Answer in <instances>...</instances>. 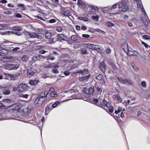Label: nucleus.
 <instances>
[{"label":"nucleus","mask_w":150,"mask_h":150,"mask_svg":"<svg viewBox=\"0 0 150 150\" xmlns=\"http://www.w3.org/2000/svg\"><path fill=\"white\" fill-rule=\"evenodd\" d=\"M134 1L136 3L138 8H140L142 12L144 13V14L142 15L141 16V19L142 22L145 25H147L149 23V21L147 19L148 17L142 5L141 0H134Z\"/></svg>","instance_id":"obj_1"},{"label":"nucleus","mask_w":150,"mask_h":150,"mask_svg":"<svg viewBox=\"0 0 150 150\" xmlns=\"http://www.w3.org/2000/svg\"><path fill=\"white\" fill-rule=\"evenodd\" d=\"M84 94V98L83 100L87 101H90V95H92L94 92L93 86H91L88 89L86 88H84L82 91Z\"/></svg>","instance_id":"obj_2"},{"label":"nucleus","mask_w":150,"mask_h":150,"mask_svg":"<svg viewBox=\"0 0 150 150\" xmlns=\"http://www.w3.org/2000/svg\"><path fill=\"white\" fill-rule=\"evenodd\" d=\"M23 34L26 36L27 38H36L40 39L42 38L41 33L33 32L32 33L26 31H24L23 32Z\"/></svg>","instance_id":"obj_3"},{"label":"nucleus","mask_w":150,"mask_h":150,"mask_svg":"<svg viewBox=\"0 0 150 150\" xmlns=\"http://www.w3.org/2000/svg\"><path fill=\"white\" fill-rule=\"evenodd\" d=\"M4 66L5 69H7L9 70H16L19 68V64L6 63L4 65Z\"/></svg>","instance_id":"obj_4"},{"label":"nucleus","mask_w":150,"mask_h":150,"mask_svg":"<svg viewBox=\"0 0 150 150\" xmlns=\"http://www.w3.org/2000/svg\"><path fill=\"white\" fill-rule=\"evenodd\" d=\"M126 3L125 0H122L119 2L118 8L120 11L125 12L127 11V6L126 5Z\"/></svg>","instance_id":"obj_5"},{"label":"nucleus","mask_w":150,"mask_h":150,"mask_svg":"<svg viewBox=\"0 0 150 150\" xmlns=\"http://www.w3.org/2000/svg\"><path fill=\"white\" fill-rule=\"evenodd\" d=\"M121 48L127 53V54L129 55H132L133 54L129 52H132L131 51H129L128 47L127 44L125 42L122 44L121 46Z\"/></svg>","instance_id":"obj_6"},{"label":"nucleus","mask_w":150,"mask_h":150,"mask_svg":"<svg viewBox=\"0 0 150 150\" xmlns=\"http://www.w3.org/2000/svg\"><path fill=\"white\" fill-rule=\"evenodd\" d=\"M28 86L25 83H22L20 84L17 88L18 91L20 92H23L27 90Z\"/></svg>","instance_id":"obj_7"},{"label":"nucleus","mask_w":150,"mask_h":150,"mask_svg":"<svg viewBox=\"0 0 150 150\" xmlns=\"http://www.w3.org/2000/svg\"><path fill=\"white\" fill-rule=\"evenodd\" d=\"M47 92L45 91L41 93L38 96L40 97L41 99L43 101H45L47 99Z\"/></svg>","instance_id":"obj_8"},{"label":"nucleus","mask_w":150,"mask_h":150,"mask_svg":"<svg viewBox=\"0 0 150 150\" xmlns=\"http://www.w3.org/2000/svg\"><path fill=\"white\" fill-rule=\"evenodd\" d=\"M117 4H113L111 7H105L103 8V11L104 13H105V11H108L109 10H112L117 8L118 6Z\"/></svg>","instance_id":"obj_9"},{"label":"nucleus","mask_w":150,"mask_h":150,"mask_svg":"<svg viewBox=\"0 0 150 150\" xmlns=\"http://www.w3.org/2000/svg\"><path fill=\"white\" fill-rule=\"evenodd\" d=\"M87 6L89 7L90 10V12L92 13H96L98 10L97 7L92 5H88Z\"/></svg>","instance_id":"obj_10"},{"label":"nucleus","mask_w":150,"mask_h":150,"mask_svg":"<svg viewBox=\"0 0 150 150\" xmlns=\"http://www.w3.org/2000/svg\"><path fill=\"white\" fill-rule=\"evenodd\" d=\"M118 80L120 82L123 84H127L129 85L131 83V82L130 80H128L126 79H124L122 78H118Z\"/></svg>","instance_id":"obj_11"},{"label":"nucleus","mask_w":150,"mask_h":150,"mask_svg":"<svg viewBox=\"0 0 150 150\" xmlns=\"http://www.w3.org/2000/svg\"><path fill=\"white\" fill-rule=\"evenodd\" d=\"M44 102V101H43L41 99L40 97L38 96L35 100L34 103L36 105H41Z\"/></svg>","instance_id":"obj_12"},{"label":"nucleus","mask_w":150,"mask_h":150,"mask_svg":"<svg viewBox=\"0 0 150 150\" xmlns=\"http://www.w3.org/2000/svg\"><path fill=\"white\" fill-rule=\"evenodd\" d=\"M112 97L115 100L118 102H121L122 101V98L120 97V96L117 94L114 95Z\"/></svg>","instance_id":"obj_13"},{"label":"nucleus","mask_w":150,"mask_h":150,"mask_svg":"<svg viewBox=\"0 0 150 150\" xmlns=\"http://www.w3.org/2000/svg\"><path fill=\"white\" fill-rule=\"evenodd\" d=\"M88 70L87 69H84L83 70H80L77 71H76L75 72H74V74H76L77 73H80L83 74H88Z\"/></svg>","instance_id":"obj_14"},{"label":"nucleus","mask_w":150,"mask_h":150,"mask_svg":"<svg viewBox=\"0 0 150 150\" xmlns=\"http://www.w3.org/2000/svg\"><path fill=\"white\" fill-rule=\"evenodd\" d=\"M100 68L101 70L102 71L103 73H104L105 72L106 69V66L105 65L104 62H101L100 65Z\"/></svg>","instance_id":"obj_15"},{"label":"nucleus","mask_w":150,"mask_h":150,"mask_svg":"<svg viewBox=\"0 0 150 150\" xmlns=\"http://www.w3.org/2000/svg\"><path fill=\"white\" fill-rule=\"evenodd\" d=\"M4 79L10 80L15 79V77L12 74H6L5 76Z\"/></svg>","instance_id":"obj_16"},{"label":"nucleus","mask_w":150,"mask_h":150,"mask_svg":"<svg viewBox=\"0 0 150 150\" xmlns=\"http://www.w3.org/2000/svg\"><path fill=\"white\" fill-rule=\"evenodd\" d=\"M36 72V70L33 69H31L28 70V74L31 76L34 75Z\"/></svg>","instance_id":"obj_17"},{"label":"nucleus","mask_w":150,"mask_h":150,"mask_svg":"<svg viewBox=\"0 0 150 150\" xmlns=\"http://www.w3.org/2000/svg\"><path fill=\"white\" fill-rule=\"evenodd\" d=\"M39 82L38 80L37 79H34L30 80L29 81V83L31 85L35 86Z\"/></svg>","instance_id":"obj_18"},{"label":"nucleus","mask_w":150,"mask_h":150,"mask_svg":"<svg viewBox=\"0 0 150 150\" xmlns=\"http://www.w3.org/2000/svg\"><path fill=\"white\" fill-rule=\"evenodd\" d=\"M87 46V47L88 48H90L92 50H95L96 47L97 46V45L94 44H92L90 43H88L86 44Z\"/></svg>","instance_id":"obj_19"},{"label":"nucleus","mask_w":150,"mask_h":150,"mask_svg":"<svg viewBox=\"0 0 150 150\" xmlns=\"http://www.w3.org/2000/svg\"><path fill=\"white\" fill-rule=\"evenodd\" d=\"M58 38L59 40H66L67 37L63 34H58Z\"/></svg>","instance_id":"obj_20"},{"label":"nucleus","mask_w":150,"mask_h":150,"mask_svg":"<svg viewBox=\"0 0 150 150\" xmlns=\"http://www.w3.org/2000/svg\"><path fill=\"white\" fill-rule=\"evenodd\" d=\"M8 25L6 24H0V30H4L7 29L8 27Z\"/></svg>","instance_id":"obj_21"},{"label":"nucleus","mask_w":150,"mask_h":150,"mask_svg":"<svg viewBox=\"0 0 150 150\" xmlns=\"http://www.w3.org/2000/svg\"><path fill=\"white\" fill-rule=\"evenodd\" d=\"M105 105L108 107V109H109V111L110 113H112L113 112V110L112 107H110V103L109 102H106V103L105 104Z\"/></svg>","instance_id":"obj_22"},{"label":"nucleus","mask_w":150,"mask_h":150,"mask_svg":"<svg viewBox=\"0 0 150 150\" xmlns=\"http://www.w3.org/2000/svg\"><path fill=\"white\" fill-rule=\"evenodd\" d=\"M90 76V74H89L88 75L86 76H83L81 77L80 79V80L81 81H87L88 79Z\"/></svg>","instance_id":"obj_23"},{"label":"nucleus","mask_w":150,"mask_h":150,"mask_svg":"<svg viewBox=\"0 0 150 150\" xmlns=\"http://www.w3.org/2000/svg\"><path fill=\"white\" fill-rule=\"evenodd\" d=\"M14 30H17L18 31H21L22 30L21 27L20 26H14L13 28Z\"/></svg>","instance_id":"obj_24"},{"label":"nucleus","mask_w":150,"mask_h":150,"mask_svg":"<svg viewBox=\"0 0 150 150\" xmlns=\"http://www.w3.org/2000/svg\"><path fill=\"white\" fill-rule=\"evenodd\" d=\"M44 58L46 59L47 60H54L55 59V57L52 55H49L48 56H46Z\"/></svg>","instance_id":"obj_25"},{"label":"nucleus","mask_w":150,"mask_h":150,"mask_svg":"<svg viewBox=\"0 0 150 150\" xmlns=\"http://www.w3.org/2000/svg\"><path fill=\"white\" fill-rule=\"evenodd\" d=\"M61 102L59 101H56L52 105V108L53 109L56 108L58 105H59Z\"/></svg>","instance_id":"obj_26"},{"label":"nucleus","mask_w":150,"mask_h":150,"mask_svg":"<svg viewBox=\"0 0 150 150\" xmlns=\"http://www.w3.org/2000/svg\"><path fill=\"white\" fill-rule=\"evenodd\" d=\"M21 106V104L19 103H16L13 105V107L15 109L18 110Z\"/></svg>","instance_id":"obj_27"},{"label":"nucleus","mask_w":150,"mask_h":150,"mask_svg":"<svg viewBox=\"0 0 150 150\" xmlns=\"http://www.w3.org/2000/svg\"><path fill=\"white\" fill-rule=\"evenodd\" d=\"M71 38L72 40L76 41L78 39V37L76 35H72L71 36Z\"/></svg>","instance_id":"obj_28"},{"label":"nucleus","mask_w":150,"mask_h":150,"mask_svg":"<svg viewBox=\"0 0 150 150\" xmlns=\"http://www.w3.org/2000/svg\"><path fill=\"white\" fill-rule=\"evenodd\" d=\"M63 14L65 16H71V12L69 10H67L64 11Z\"/></svg>","instance_id":"obj_29"},{"label":"nucleus","mask_w":150,"mask_h":150,"mask_svg":"<svg viewBox=\"0 0 150 150\" xmlns=\"http://www.w3.org/2000/svg\"><path fill=\"white\" fill-rule=\"evenodd\" d=\"M78 3L79 5V6L82 8L84 9L85 8L86 6L83 2L81 1L80 2L79 1V0H78Z\"/></svg>","instance_id":"obj_30"},{"label":"nucleus","mask_w":150,"mask_h":150,"mask_svg":"<svg viewBox=\"0 0 150 150\" xmlns=\"http://www.w3.org/2000/svg\"><path fill=\"white\" fill-rule=\"evenodd\" d=\"M0 53L4 55H6L8 53V51L4 49H2L0 50Z\"/></svg>","instance_id":"obj_31"},{"label":"nucleus","mask_w":150,"mask_h":150,"mask_svg":"<svg viewBox=\"0 0 150 150\" xmlns=\"http://www.w3.org/2000/svg\"><path fill=\"white\" fill-rule=\"evenodd\" d=\"M45 36L47 38L50 39L52 37V34L50 32H47L45 33Z\"/></svg>","instance_id":"obj_32"},{"label":"nucleus","mask_w":150,"mask_h":150,"mask_svg":"<svg viewBox=\"0 0 150 150\" xmlns=\"http://www.w3.org/2000/svg\"><path fill=\"white\" fill-rule=\"evenodd\" d=\"M50 95L52 97H56L57 96V95L55 91L50 92Z\"/></svg>","instance_id":"obj_33"},{"label":"nucleus","mask_w":150,"mask_h":150,"mask_svg":"<svg viewBox=\"0 0 150 150\" xmlns=\"http://www.w3.org/2000/svg\"><path fill=\"white\" fill-rule=\"evenodd\" d=\"M79 18L80 20H82L85 21H88V20L87 17L82 16L79 17Z\"/></svg>","instance_id":"obj_34"},{"label":"nucleus","mask_w":150,"mask_h":150,"mask_svg":"<svg viewBox=\"0 0 150 150\" xmlns=\"http://www.w3.org/2000/svg\"><path fill=\"white\" fill-rule=\"evenodd\" d=\"M87 54V51L86 49L83 48L81 49V54Z\"/></svg>","instance_id":"obj_35"},{"label":"nucleus","mask_w":150,"mask_h":150,"mask_svg":"<svg viewBox=\"0 0 150 150\" xmlns=\"http://www.w3.org/2000/svg\"><path fill=\"white\" fill-rule=\"evenodd\" d=\"M18 7H21L22 10H25L26 9V7L23 4H20L18 5Z\"/></svg>","instance_id":"obj_36"},{"label":"nucleus","mask_w":150,"mask_h":150,"mask_svg":"<svg viewBox=\"0 0 150 150\" xmlns=\"http://www.w3.org/2000/svg\"><path fill=\"white\" fill-rule=\"evenodd\" d=\"M103 48L102 47H99L98 45L96 47L95 50L98 51L100 52H102L103 50Z\"/></svg>","instance_id":"obj_37"},{"label":"nucleus","mask_w":150,"mask_h":150,"mask_svg":"<svg viewBox=\"0 0 150 150\" xmlns=\"http://www.w3.org/2000/svg\"><path fill=\"white\" fill-rule=\"evenodd\" d=\"M3 93L5 95H9L10 93L9 90H4L3 91Z\"/></svg>","instance_id":"obj_38"},{"label":"nucleus","mask_w":150,"mask_h":150,"mask_svg":"<svg viewBox=\"0 0 150 150\" xmlns=\"http://www.w3.org/2000/svg\"><path fill=\"white\" fill-rule=\"evenodd\" d=\"M143 39L144 40H150V36L147 35H144L143 36Z\"/></svg>","instance_id":"obj_39"},{"label":"nucleus","mask_w":150,"mask_h":150,"mask_svg":"<svg viewBox=\"0 0 150 150\" xmlns=\"http://www.w3.org/2000/svg\"><path fill=\"white\" fill-rule=\"evenodd\" d=\"M52 108V107H50L49 106H47L45 109V112H49L50 111Z\"/></svg>","instance_id":"obj_40"},{"label":"nucleus","mask_w":150,"mask_h":150,"mask_svg":"<svg viewBox=\"0 0 150 150\" xmlns=\"http://www.w3.org/2000/svg\"><path fill=\"white\" fill-rule=\"evenodd\" d=\"M99 17V16H93L91 17L92 18L96 21H97L98 20Z\"/></svg>","instance_id":"obj_41"},{"label":"nucleus","mask_w":150,"mask_h":150,"mask_svg":"<svg viewBox=\"0 0 150 150\" xmlns=\"http://www.w3.org/2000/svg\"><path fill=\"white\" fill-rule=\"evenodd\" d=\"M142 43L143 45L147 49H149L150 48V46L149 45L146 44V43L143 42H141Z\"/></svg>","instance_id":"obj_42"},{"label":"nucleus","mask_w":150,"mask_h":150,"mask_svg":"<svg viewBox=\"0 0 150 150\" xmlns=\"http://www.w3.org/2000/svg\"><path fill=\"white\" fill-rule=\"evenodd\" d=\"M28 56H27L26 55H24L22 59V60L23 61H26L27 60H28Z\"/></svg>","instance_id":"obj_43"},{"label":"nucleus","mask_w":150,"mask_h":150,"mask_svg":"<svg viewBox=\"0 0 150 150\" xmlns=\"http://www.w3.org/2000/svg\"><path fill=\"white\" fill-rule=\"evenodd\" d=\"M91 100L90 101L91 103H92L94 104H96V103H97L98 101V99L94 98L92 102H91Z\"/></svg>","instance_id":"obj_44"},{"label":"nucleus","mask_w":150,"mask_h":150,"mask_svg":"<svg viewBox=\"0 0 150 150\" xmlns=\"http://www.w3.org/2000/svg\"><path fill=\"white\" fill-rule=\"evenodd\" d=\"M54 63H52L49 64L48 66H45V68H54Z\"/></svg>","instance_id":"obj_45"},{"label":"nucleus","mask_w":150,"mask_h":150,"mask_svg":"<svg viewBox=\"0 0 150 150\" xmlns=\"http://www.w3.org/2000/svg\"><path fill=\"white\" fill-rule=\"evenodd\" d=\"M80 95V94H77V95H75V96H74L73 99H81L82 97H78V96Z\"/></svg>","instance_id":"obj_46"},{"label":"nucleus","mask_w":150,"mask_h":150,"mask_svg":"<svg viewBox=\"0 0 150 150\" xmlns=\"http://www.w3.org/2000/svg\"><path fill=\"white\" fill-rule=\"evenodd\" d=\"M45 57H46V56H43L41 55H38L37 56V59H38L39 60L42 58H44Z\"/></svg>","instance_id":"obj_47"},{"label":"nucleus","mask_w":150,"mask_h":150,"mask_svg":"<svg viewBox=\"0 0 150 150\" xmlns=\"http://www.w3.org/2000/svg\"><path fill=\"white\" fill-rule=\"evenodd\" d=\"M4 101L9 103H11L12 102V100L10 99H5L4 100Z\"/></svg>","instance_id":"obj_48"},{"label":"nucleus","mask_w":150,"mask_h":150,"mask_svg":"<svg viewBox=\"0 0 150 150\" xmlns=\"http://www.w3.org/2000/svg\"><path fill=\"white\" fill-rule=\"evenodd\" d=\"M5 105L2 103L0 102V109H5Z\"/></svg>","instance_id":"obj_49"},{"label":"nucleus","mask_w":150,"mask_h":150,"mask_svg":"<svg viewBox=\"0 0 150 150\" xmlns=\"http://www.w3.org/2000/svg\"><path fill=\"white\" fill-rule=\"evenodd\" d=\"M56 30L60 32L62 31V29L61 27L60 26H58L57 27Z\"/></svg>","instance_id":"obj_50"},{"label":"nucleus","mask_w":150,"mask_h":150,"mask_svg":"<svg viewBox=\"0 0 150 150\" xmlns=\"http://www.w3.org/2000/svg\"><path fill=\"white\" fill-rule=\"evenodd\" d=\"M96 90L98 92H99L100 93H101L102 91V89L101 87H97L96 88Z\"/></svg>","instance_id":"obj_51"},{"label":"nucleus","mask_w":150,"mask_h":150,"mask_svg":"<svg viewBox=\"0 0 150 150\" xmlns=\"http://www.w3.org/2000/svg\"><path fill=\"white\" fill-rule=\"evenodd\" d=\"M107 24L109 26H114L115 25V24L110 22H108Z\"/></svg>","instance_id":"obj_52"},{"label":"nucleus","mask_w":150,"mask_h":150,"mask_svg":"<svg viewBox=\"0 0 150 150\" xmlns=\"http://www.w3.org/2000/svg\"><path fill=\"white\" fill-rule=\"evenodd\" d=\"M82 37L83 38H88L90 37V35L88 34H83L82 35Z\"/></svg>","instance_id":"obj_53"},{"label":"nucleus","mask_w":150,"mask_h":150,"mask_svg":"<svg viewBox=\"0 0 150 150\" xmlns=\"http://www.w3.org/2000/svg\"><path fill=\"white\" fill-rule=\"evenodd\" d=\"M64 74H65V75L68 76L69 75L70 73L68 71H66L64 72Z\"/></svg>","instance_id":"obj_54"},{"label":"nucleus","mask_w":150,"mask_h":150,"mask_svg":"<svg viewBox=\"0 0 150 150\" xmlns=\"http://www.w3.org/2000/svg\"><path fill=\"white\" fill-rule=\"evenodd\" d=\"M15 16L16 17L18 18H21V15L18 13H16L15 14Z\"/></svg>","instance_id":"obj_55"},{"label":"nucleus","mask_w":150,"mask_h":150,"mask_svg":"<svg viewBox=\"0 0 150 150\" xmlns=\"http://www.w3.org/2000/svg\"><path fill=\"white\" fill-rule=\"evenodd\" d=\"M114 118L118 122H120V121H121L120 117L118 116H115L114 117Z\"/></svg>","instance_id":"obj_56"},{"label":"nucleus","mask_w":150,"mask_h":150,"mask_svg":"<svg viewBox=\"0 0 150 150\" xmlns=\"http://www.w3.org/2000/svg\"><path fill=\"white\" fill-rule=\"evenodd\" d=\"M142 85L144 87H145L146 86V82L144 81H142L141 83Z\"/></svg>","instance_id":"obj_57"},{"label":"nucleus","mask_w":150,"mask_h":150,"mask_svg":"<svg viewBox=\"0 0 150 150\" xmlns=\"http://www.w3.org/2000/svg\"><path fill=\"white\" fill-rule=\"evenodd\" d=\"M47 51L43 50H39V52L41 54H44Z\"/></svg>","instance_id":"obj_58"},{"label":"nucleus","mask_w":150,"mask_h":150,"mask_svg":"<svg viewBox=\"0 0 150 150\" xmlns=\"http://www.w3.org/2000/svg\"><path fill=\"white\" fill-rule=\"evenodd\" d=\"M56 22V20L55 19H51L49 21V22L50 23H54Z\"/></svg>","instance_id":"obj_59"},{"label":"nucleus","mask_w":150,"mask_h":150,"mask_svg":"<svg viewBox=\"0 0 150 150\" xmlns=\"http://www.w3.org/2000/svg\"><path fill=\"white\" fill-rule=\"evenodd\" d=\"M28 95L27 94H22V97L23 98H28Z\"/></svg>","instance_id":"obj_60"},{"label":"nucleus","mask_w":150,"mask_h":150,"mask_svg":"<svg viewBox=\"0 0 150 150\" xmlns=\"http://www.w3.org/2000/svg\"><path fill=\"white\" fill-rule=\"evenodd\" d=\"M52 71L53 73L55 74H57L59 72V71L57 69H53Z\"/></svg>","instance_id":"obj_61"},{"label":"nucleus","mask_w":150,"mask_h":150,"mask_svg":"<svg viewBox=\"0 0 150 150\" xmlns=\"http://www.w3.org/2000/svg\"><path fill=\"white\" fill-rule=\"evenodd\" d=\"M32 59L34 61L38 60V59H37V56H33L32 57Z\"/></svg>","instance_id":"obj_62"},{"label":"nucleus","mask_w":150,"mask_h":150,"mask_svg":"<svg viewBox=\"0 0 150 150\" xmlns=\"http://www.w3.org/2000/svg\"><path fill=\"white\" fill-rule=\"evenodd\" d=\"M81 29L83 30H85L87 29V27L84 25H83L81 26Z\"/></svg>","instance_id":"obj_63"},{"label":"nucleus","mask_w":150,"mask_h":150,"mask_svg":"<svg viewBox=\"0 0 150 150\" xmlns=\"http://www.w3.org/2000/svg\"><path fill=\"white\" fill-rule=\"evenodd\" d=\"M57 40L56 38H52V41L53 42H55L57 41Z\"/></svg>","instance_id":"obj_64"}]
</instances>
